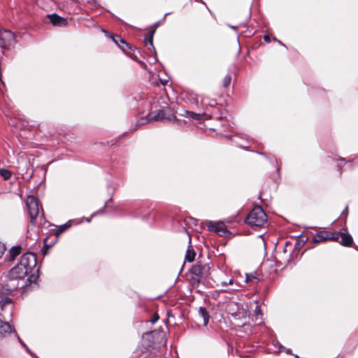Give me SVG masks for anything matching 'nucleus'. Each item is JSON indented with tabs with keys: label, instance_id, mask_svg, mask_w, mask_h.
Masks as SVG:
<instances>
[{
	"label": "nucleus",
	"instance_id": "obj_1",
	"mask_svg": "<svg viewBox=\"0 0 358 358\" xmlns=\"http://www.w3.org/2000/svg\"><path fill=\"white\" fill-rule=\"evenodd\" d=\"M267 215L261 206H255L248 215L245 222L252 227H264L267 224Z\"/></svg>",
	"mask_w": 358,
	"mask_h": 358
},
{
	"label": "nucleus",
	"instance_id": "obj_2",
	"mask_svg": "<svg viewBox=\"0 0 358 358\" xmlns=\"http://www.w3.org/2000/svg\"><path fill=\"white\" fill-rule=\"evenodd\" d=\"M210 266L209 264H202L197 262L191 268L192 281L194 284H199L203 278L210 275Z\"/></svg>",
	"mask_w": 358,
	"mask_h": 358
},
{
	"label": "nucleus",
	"instance_id": "obj_3",
	"mask_svg": "<svg viewBox=\"0 0 358 358\" xmlns=\"http://www.w3.org/2000/svg\"><path fill=\"white\" fill-rule=\"evenodd\" d=\"M148 121H162L166 120L168 121H172L176 120V116L173 114L169 113V111L164 110H155L147 115Z\"/></svg>",
	"mask_w": 358,
	"mask_h": 358
},
{
	"label": "nucleus",
	"instance_id": "obj_4",
	"mask_svg": "<svg viewBox=\"0 0 358 358\" xmlns=\"http://www.w3.org/2000/svg\"><path fill=\"white\" fill-rule=\"evenodd\" d=\"M15 43L14 34L10 30L0 29V47L10 48Z\"/></svg>",
	"mask_w": 358,
	"mask_h": 358
},
{
	"label": "nucleus",
	"instance_id": "obj_5",
	"mask_svg": "<svg viewBox=\"0 0 358 358\" xmlns=\"http://www.w3.org/2000/svg\"><path fill=\"white\" fill-rule=\"evenodd\" d=\"M27 205L31 219V222L34 224L36 217L39 214V208L38 201L34 196H29L27 199Z\"/></svg>",
	"mask_w": 358,
	"mask_h": 358
},
{
	"label": "nucleus",
	"instance_id": "obj_6",
	"mask_svg": "<svg viewBox=\"0 0 358 358\" xmlns=\"http://www.w3.org/2000/svg\"><path fill=\"white\" fill-rule=\"evenodd\" d=\"M29 273L27 268H25L24 266L21 265V264L19 262V264L11 268L8 273V278L10 280H16V279H22L24 278Z\"/></svg>",
	"mask_w": 358,
	"mask_h": 358
},
{
	"label": "nucleus",
	"instance_id": "obj_7",
	"mask_svg": "<svg viewBox=\"0 0 358 358\" xmlns=\"http://www.w3.org/2000/svg\"><path fill=\"white\" fill-rule=\"evenodd\" d=\"M20 263L31 272L36 267V257L32 252H27L21 257Z\"/></svg>",
	"mask_w": 358,
	"mask_h": 358
},
{
	"label": "nucleus",
	"instance_id": "obj_8",
	"mask_svg": "<svg viewBox=\"0 0 358 358\" xmlns=\"http://www.w3.org/2000/svg\"><path fill=\"white\" fill-rule=\"evenodd\" d=\"M338 239V234H337L336 232H331L329 231H320L314 236L313 242L320 243L327 240L337 241Z\"/></svg>",
	"mask_w": 358,
	"mask_h": 358
},
{
	"label": "nucleus",
	"instance_id": "obj_9",
	"mask_svg": "<svg viewBox=\"0 0 358 358\" xmlns=\"http://www.w3.org/2000/svg\"><path fill=\"white\" fill-rule=\"evenodd\" d=\"M206 226L209 231L219 234L220 236H224L229 233L227 227L222 222L207 221Z\"/></svg>",
	"mask_w": 358,
	"mask_h": 358
},
{
	"label": "nucleus",
	"instance_id": "obj_10",
	"mask_svg": "<svg viewBox=\"0 0 358 358\" xmlns=\"http://www.w3.org/2000/svg\"><path fill=\"white\" fill-rule=\"evenodd\" d=\"M48 17L50 18V22L54 26L63 27L67 25V20L55 13L48 15Z\"/></svg>",
	"mask_w": 358,
	"mask_h": 358
},
{
	"label": "nucleus",
	"instance_id": "obj_11",
	"mask_svg": "<svg viewBox=\"0 0 358 358\" xmlns=\"http://www.w3.org/2000/svg\"><path fill=\"white\" fill-rule=\"evenodd\" d=\"M338 238H341V243L344 246H351L353 243V239L352 236L348 232H338Z\"/></svg>",
	"mask_w": 358,
	"mask_h": 358
},
{
	"label": "nucleus",
	"instance_id": "obj_12",
	"mask_svg": "<svg viewBox=\"0 0 358 358\" xmlns=\"http://www.w3.org/2000/svg\"><path fill=\"white\" fill-rule=\"evenodd\" d=\"M155 32V29L151 30L150 32V37L148 38H145V45L147 46L148 50L150 51L154 52V54H155L154 59H155V61H157V57H156L157 52L155 49V47L153 45V41H152V38H153V35H154Z\"/></svg>",
	"mask_w": 358,
	"mask_h": 358
},
{
	"label": "nucleus",
	"instance_id": "obj_13",
	"mask_svg": "<svg viewBox=\"0 0 358 358\" xmlns=\"http://www.w3.org/2000/svg\"><path fill=\"white\" fill-rule=\"evenodd\" d=\"M71 227V221L69 220L64 224L59 226H55L56 231H55V235L58 237L61 234L66 231L68 229Z\"/></svg>",
	"mask_w": 358,
	"mask_h": 358
},
{
	"label": "nucleus",
	"instance_id": "obj_14",
	"mask_svg": "<svg viewBox=\"0 0 358 358\" xmlns=\"http://www.w3.org/2000/svg\"><path fill=\"white\" fill-rule=\"evenodd\" d=\"M227 308L231 315H237L240 309V305L234 301H231L227 304Z\"/></svg>",
	"mask_w": 358,
	"mask_h": 358
},
{
	"label": "nucleus",
	"instance_id": "obj_15",
	"mask_svg": "<svg viewBox=\"0 0 358 358\" xmlns=\"http://www.w3.org/2000/svg\"><path fill=\"white\" fill-rule=\"evenodd\" d=\"M199 316L202 317L203 320V325L206 326L209 321V315L207 310L205 308L200 307L198 310Z\"/></svg>",
	"mask_w": 358,
	"mask_h": 358
},
{
	"label": "nucleus",
	"instance_id": "obj_16",
	"mask_svg": "<svg viewBox=\"0 0 358 358\" xmlns=\"http://www.w3.org/2000/svg\"><path fill=\"white\" fill-rule=\"evenodd\" d=\"M21 248L20 246H13L10 248L8 252L9 254V260L13 261L15 258L20 253Z\"/></svg>",
	"mask_w": 358,
	"mask_h": 358
},
{
	"label": "nucleus",
	"instance_id": "obj_17",
	"mask_svg": "<svg viewBox=\"0 0 358 358\" xmlns=\"http://www.w3.org/2000/svg\"><path fill=\"white\" fill-rule=\"evenodd\" d=\"M196 253L193 248H191V246H189L188 249L187 250L186 255H185V260L192 262L194 261L195 258Z\"/></svg>",
	"mask_w": 358,
	"mask_h": 358
},
{
	"label": "nucleus",
	"instance_id": "obj_18",
	"mask_svg": "<svg viewBox=\"0 0 358 358\" xmlns=\"http://www.w3.org/2000/svg\"><path fill=\"white\" fill-rule=\"evenodd\" d=\"M113 41L123 51H124V49L120 46V43L125 44L128 48H130L129 45L125 42V41L118 35H114L112 37Z\"/></svg>",
	"mask_w": 358,
	"mask_h": 358
},
{
	"label": "nucleus",
	"instance_id": "obj_19",
	"mask_svg": "<svg viewBox=\"0 0 358 358\" xmlns=\"http://www.w3.org/2000/svg\"><path fill=\"white\" fill-rule=\"evenodd\" d=\"M0 176L6 180L10 178L12 176L11 171L6 169H0Z\"/></svg>",
	"mask_w": 358,
	"mask_h": 358
},
{
	"label": "nucleus",
	"instance_id": "obj_20",
	"mask_svg": "<svg viewBox=\"0 0 358 358\" xmlns=\"http://www.w3.org/2000/svg\"><path fill=\"white\" fill-rule=\"evenodd\" d=\"M11 303V299L7 296L0 295V308L3 309L6 305Z\"/></svg>",
	"mask_w": 358,
	"mask_h": 358
},
{
	"label": "nucleus",
	"instance_id": "obj_21",
	"mask_svg": "<svg viewBox=\"0 0 358 358\" xmlns=\"http://www.w3.org/2000/svg\"><path fill=\"white\" fill-rule=\"evenodd\" d=\"M38 278V275L32 274L27 279L25 282V287H28L29 286H31L32 283H36V280Z\"/></svg>",
	"mask_w": 358,
	"mask_h": 358
},
{
	"label": "nucleus",
	"instance_id": "obj_22",
	"mask_svg": "<svg viewBox=\"0 0 358 358\" xmlns=\"http://www.w3.org/2000/svg\"><path fill=\"white\" fill-rule=\"evenodd\" d=\"M185 113L187 115V116L189 117L192 118V119L196 120H199L201 119V114L196 113H194V112L185 110Z\"/></svg>",
	"mask_w": 358,
	"mask_h": 358
},
{
	"label": "nucleus",
	"instance_id": "obj_23",
	"mask_svg": "<svg viewBox=\"0 0 358 358\" xmlns=\"http://www.w3.org/2000/svg\"><path fill=\"white\" fill-rule=\"evenodd\" d=\"M231 77L230 75H227L224 78V80H223V86L224 87H227L230 83H231Z\"/></svg>",
	"mask_w": 358,
	"mask_h": 358
},
{
	"label": "nucleus",
	"instance_id": "obj_24",
	"mask_svg": "<svg viewBox=\"0 0 358 358\" xmlns=\"http://www.w3.org/2000/svg\"><path fill=\"white\" fill-rule=\"evenodd\" d=\"M254 312L257 316V320H258V317H259V320H261L262 318L263 313H262V311L260 307H259L258 306H256Z\"/></svg>",
	"mask_w": 358,
	"mask_h": 358
},
{
	"label": "nucleus",
	"instance_id": "obj_25",
	"mask_svg": "<svg viewBox=\"0 0 358 358\" xmlns=\"http://www.w3.org/2000/svg\"><path fill=\"white\" fill-rule=\"evenodd\" d=\"M6 250V247L3 243L0 242V258L3 256Z\"/></svg>",
	"mask_w": 358,
	"mask_h": 358
},
{
	"label": "nucleus",
	"instance_id": "obj_26",
	"mask_svg": "<svg viewBox=\"0 0 358 358\" xmlns=\"http://www.w3.org/2000/svg\"><path fill=\"white\" fill-rule=\"evenodd\" d=\"M264 40L267 43H269L271 41L270 37L268 35L264 36Z\"/></svg>",
	"mask_w": 358,
	"mask_h": 358
},
{
	"label": "nucleus",
	"instance_id": "obj_27",
	"mask_svg": "<svg viewBox=\"0 0 358 358\" xmlns=\"http://www.w3.org/2000/svg\"><path fill=\"white\" fill-rule=\"evenodd\" d=\"M158 318L159 317L157 315L153 317V319L151 320L152 323H155L158 320Z\"/></svg>",
	"mask_w": 358,
	"mask_h": 358
},
{
	"label": "nucleus",
	"instance_id": "obj_28",
	"mask_svg": "<svg viewBox=\"0 0 358 358\" xmlns=\"http://www.w3.org/2000/svg\"><path fill=\"white\" fill-rule=\"evenodd\" d=\"M18 340L20 341V343H21V345L24 348L26 347V345L21 341V339L18 337Z\"/></svg>",
	"mask_w": 358,
	"mask_h": 358
},
{
	"label": "nucleus",
	"instance_id": "obj_29",
	"mask_svg": "<svg viewBox=\"0 0 358 358\" xmlns=\"http://www.w3.org/2000/svg\"><path fill=\"white\" fill-rule=\"evenodd\" d=\"M30 355L33 357V358H37L38 357L34 354L32 352H30Z\"/></svg>",
	"mask_w": 358,
	"mask_h": 358
},
{
	"label": "nucleus",
	"instance_id": "obj_30",
	"mask_svg": "<svg viewBox=\"0 0 358 358\" xmlns=\"http://www.w3.org/2000/svg\"><path fill=\"white\" fill-rule=\"evenodd\" d=\"M103 209H101V210H100V211H99V212H98V213H97V214H98V213H103ZM96 215V213L92 214V217H94V216H95Z\"/></svg>",
	"mask_w": 358,
	"mask_h": 358
},
{
	"label": "nucleus",
	"instance_id": "obj_31",
	"mask_svg": "<svg viewBox=\"0 0 358 358\" xmlns=\"http://www.w3.org/2000/svg\"><path fill=\"white\" fill-rule=\"evenodd\" d=\"M167 82H168V81H167V80H161V83H162V85H166V84L167 83Z\"/></svg>",
	"mask_w": 358,
	"mask_h": 358
},
{
	"label": "nucleus",
	"instance_id": "obj_32",
	"mask_svg": "<svg viewBox=\"0 0 358 358\" xmlns=\"http://www.w3.org/2000/svg\"><path fill=\"white\" fill-rule=\"evenodd\" d=\"M25 350L29 352V354L30 355V352H31L29 348L26 345V347H24Z\"/></svg>",
	"mask_w": 358,
	"mask_h": 358
},
{
	"label": "nucleus",
	"instance_id": "obj_33",
	"mask_svg": "<svg viewBox=\"0 0 358 358\" xmlns=\"http://www.w3.org/2000/svg\"><path fill=\"white\" fill-rule=\"evenodd\" d=\"M229 27L230 28H231L232 29H234V30H236V27H235V26H231V25H229Z\"/></svg>",
	"mask_w": 358,
	"mask_h": 358
},
{
	"label": "nucleus",
	"instance_id": "obj_34",
	"mask_svg": "<svg viewBox=\"0 0 358 358\" xmlns=\"http://www.w3.org/2000/svg\"><path fill=\"white\" fill-rule=\"evenodd\" d=\"M348 206H346L345 210L343 211V213H348Z\"/></svg>",
	"mask_w": 358,
	"mask_h": 358
},
{
	"label": "nucleus",
	"instance_id": "obj_35",
	"mask_svg": "<svg viewBox=\"0 0 358 358\" xmlns=\"http://www.w3.org/2000/svg\"><path fill=\"white\" fill-rule=\"evenodd\" d=\"M222 285H224V286H226V285H228V283L226 282H222Z\"/></svg>",
	"mask_w": 358,
	"mask_h": 358
},
{
	"label": "nucleus",
	"instance_id": "obj_36",
	"mask_svg": "<svg viewBox=\"0 0 358 358\" xmlns=\"http://www.w3.org/2000/svg\"><path fill=\"white\" fill-rule=\"evenodd\" d=\"M169 14V13H166V14L164 15V17H163V20L166 18V17Z\"/></svg>",
	"mask_w": 358,
	"mask_h": 358
},
{
	"label": "nucleus",
	"instance_id": "obj_37",
	"mask_svg": "<svg viewBox=\"0 0 358 358\" xmlns=\"http://www.w3.org/2000/svg\"><path fill=\"white\" fill-rule=\"evenodd\" d=\"M339 160H340L341 162H345V159H343V158H341Z\"/></svg>",
	"mask_w": 358,
	"mask_h": 358
},
{
	"label": "nucleus",
	"instance_id": "obj_38",
	"mask_svg": "<svg viewBox=\"0 0 358 358\" xmlns=\"http://www.w3.org/2000/svg\"><path fill=\"white\" fill-rule=\"evenodd\" d=\"M341 163H338V168L339 170H341Z\"/></svg>",
	"mask_w": 358,
	"mask_h": 358
},
{
	"label": "nucleus",
	"instance_id": "obj_39",
	"mask_svg": "<svg viewBox=\"0 0 358 358\" xmlns=\"http://www.w3.org/2000/svg\"><path fill=\"white\" fill-rule=\"evenodd\" d=\"M159 22L155 23V27H157L159 26Z\"/></svg>",
	"mask_w": 358,
	"mask_h": 358
},
{
	"label": "nucleus",
	"instance_id": "obj_40",
	"mask_svg": "<svg viewBox=\"0 0 358 358\" xmlns=\"http://www.w3.org/2000/svg\"><path fill=\"white\" fill-rule=\"evenodd\" d=\"M86 221L90 222V218H85Z\"/></svg>",
	"mask_w": 358,
	"mask_h": 358
},
{
	"label": "nucleus",
	"instance_id": "obj_41",
	"mask_svg": "<svg viewBox=\"0 0 358 358\" xmlns=\"http://www.w3.org/2000/svg\"><path fill=\"white\" fill-rule=\"evenodd\" d=\"M232 282H233V280H230L229 281L228 284H232Z\"/></svg>",
	"mask_w": 358,
	"mask_h": 358
},
{
	"label": "nucleus",
	"instance_id": "obj_42",
	"mask_svg": "<svg viewBox=\"0 0 358 358\" xmlns=\"http://www.w3.org/2000/svg\"><path fill=\"white\" fill-rule=\"evenodd\" d=\"M150 336V334H146L143 336V338H144L145 336Z\"/></svg>",
	"mask_w": 358,
	"mask_h": 358
},
{
	"label": "nucleus",
	"instance_id": "obj_43",
	"mask_svg": "<svg viewBox=\"0 0 358 358\" xmlns=\"http://www.w3.org/2000/svg\"><path fill=\"white\" fill-rule=\"evenodd\" d=\"M8 291H11L13 289L12 287L6 289Z\"/></svg>",
	"mask_w": 358,
	"mask_h": 358
},
{
	"label": "nucleus",
	"instance_id": "obj_44",
	"mask_svg": "<svg viewBox=\"0 0 358 358\" xmlns=\"http://www.w3.org/2000/svg\"><path fill=\"white\" fill-rule=\"evenodd\" d=\"M240 146L242 148H245V146L244 145H240Z\"/></svg>",
	"mask_w": 358,
	"mask_h": 358
},
{
	"label": "nucleus",
	"instance_id": "obj_45",
	"mask_svg": "<svg viewBox=\"0 0 358 358\" xmlns=\"http://www.w3.org/2000/svg\"><path fill=\"white\" fill-rule=\"evenodd\" d=\"M355 249H356L357 250H358V246H356V247H355Z\"/></svg>",
	"mask_w": 358,
	"mask_h": 358
},
{
	"label": "nucleus",
	"instance_id": "obj_46",
	"mask_svg": "<svg viewBox=\"0 0 358 358\" xmlns=\"http://www.w3.org/2000/svg\"><path fill=\"white\" fill-rule=\"evenodd\" d=\"M37 358H39V357H37Z\"/></svg>",
	"mask_w": 358,
	"mask_h": 358
}]
</instances>
